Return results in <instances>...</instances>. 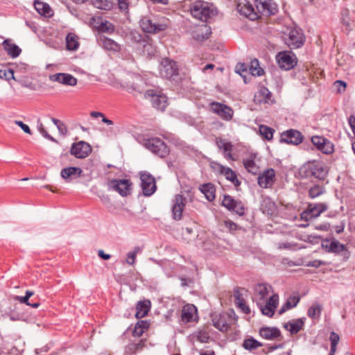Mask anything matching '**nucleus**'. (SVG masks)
I'll use <instances>...</instances> for the list:
<instances>
[{
  "instance_id": "09e8293b",
  "label": "nucleus",
  "mask_w": 355,
  "mask_h": 355,
  "mask_svg": "<svg viewBox=\"0 0 355 355\" xmlns=\"http://www.w3.org/2000/svg\"><path fill=\"white\" fill-rule=\"evenodd\" d=\"M93 5L101 10H110L112 6V3L107 0H96L93 2Z\"/></svg>"
},
{
  "instance_id": "69168bd1",
  "label": "nucleus",
  "mask_w": 355,
  "mask_h": 355,
  "mask_svg": "<svg viewBox=\"0 0 355 355\" xmlns=\"http://www.w3.org/2000/svg\"><path fill=\"white\" fill-rule=\"evenodd\" d=\"M135 80L133 82L134 89L141 92L140 87L144 84V81L140 76H135Z\"/></svg>"
},
{
  "instance_id": "680f3d73",
  "label": "nucleus",
  "mask_w": 355,
  "mask_h": 355,
  "mask_svg": "<svg viewBox=\"0 0 355 355\" xmlns=\"http://www.w3.org/2000/svg\"><path fill=\"white\" fill-rule=\"evenodd\" d=\"M197 339L200 343H208L209 340V336L205 331H199L197 335Z\"/></svg>"
},
{
  "instance_id": "c85d7f7f",
  "label": "nucleus",
  "mask_w": 355,
  "mask_h": 355,
  "mask_svg": "<svg viewBox=\"0 0 355 355\" xmlns=\"http://www.w3.org/2000/svg\"><path fill=\"white\" fill-rule=\"evenodd\" d=\"M326 193L325 185L322 182L313 183L308 190V196L311 199H315Z\"/></svg>"
},
{
  "instance_id": "a878e982",
  "label": "nucleus",
  "mask_w": 355,
  "mask_h": 355,
  "mask_svg": "<svg viewBox=\"0 0 355 355\" xmlns=\"http://www.w3.org/2000/svg\"><path fill=\"white\" fill-rule=\"evenodd\" d=\"M259 335L261 338L270 340H280L282 338L280 330L277 327H261L259 329Z\"/></svg>"
},
{
  "instance_id": "864d4df0",
  "label": "nucleus",
  "mask_w": 355,
  "mask_h": 355,
  "mask_svg": "<svg viewBox=\"0 0 355 355\" xmlns=\"http://www.w3.org/2000/svg\"><path fill=\"white\" fill-rule=\"evenodd\" d=\"M139 248L136 247V248H135L133 251L129 252L127 254V258H126L125 261L128 264L132 266L135 263L136 257H137V253L139 252Z\"/></svg>"
},
{
  "instance_id": "4be33fe9",
  "label": "nucleus",
  "mask_w": 355,
  "mask_h": 355,
  "mask_svg": "<svg viewBox=\"0 0 355 355\" xmlns=\"http://www.w3.org/2000/svg\"><path fill=\"white\" fill-rule=\"evenodd\" d=\"M275 180V171L273 168L264 171L258 178V184L262 188L271 187Z\"/></svg>"
},
{
  "instance_id": "c9c22d12",
  "label": "nucleus",
  "mask_w": 355,
  "mask_h": 355,
  "mask_svg": "<svg viewBox=\"0 0 355 355\" xmlns=\"http://www.w3.org/2000/svg\"><path fill=\"white\" fill-rule=\"evenodd\" d=\"M309 212L315 218L318 217L322 213L327 210L328 206L324 202L311 203L308 205Z\"/></svg>"
},
{
  "instance_id": "338daca9",
  "label": "nucleus",
  "mask_w": 355,
  "mask_h": 355,
  "mask_svg": "<svg viewBox=\"0 0 355 355\" xmlns=\"http://www.w3.org/2000/svg\"><path fill=\"white\" fill-rule=\"evenodd\" d=\"M334 85L337 87L338 92L340 93L345 92L347 87L346 83L343 80H336Z\"/></svg>"
},
{
  "instance_id": "473e14b6",
  "label": "nucleus",
  "mask_w": 355,
  "mask_h": 355,
  "mask_svg": "<svg viewBox=\"0 0 355 355\" xmlns=\"http://www.w3.org/2000/svg\"><path fill=\"white\" fill-rule=\"evenodd\" d=\"M304 322L302 318L293 320L284 324V328L289 331L291 334H296L302 329Z\"/></svg>"
},
{
  "instance_id": "052dcab7",
  "label": "nucleus",
  "mask_w": 355,
  "mask_h": 355,
  "mask_svg": "<svg viewBox=\"0 0 355 355\" xmlns=\"http://www.w3.org/2000/svg\"><path fill=\"white\" fill-rule=\"evenodd\" d=\"M119 8L121 12H128L129 8V2L128 0H117Z\"/></svg>"
},
{
  "instance_id": "ddd939ff",
  "label": "nucleus",
  "mask_w": 355,
  "mask_h": 355,
  "mask_svg": "<svg viewBox=\"0 0 355 355\" xmlns=\"http://www.w3.org/2000/svg\"><path fill=\"white\" fill-rule=\"evenodd\" d=\"M159 73L162 77L167 79L178 75V67L177 63L168 58L164 59L161 63Z\"/></svg>"
},
{
  "instance_id": "aec40b11",
  "label": "nucleus",
  "mask_w": 355,
  "mask_h": 355,
  "mask_svg": "<svg viewBox=\"0 0 355 355\" xmlns=\"http://www.w3.org/2000/svg\"><path fill=\"white\" fill-rule=\"evenodd\" d=\"M186 199L182 196L177 194L173 200L172 214L175 220H180L182 216V211L185 207Z\"/></svg>"
},
{
  "instance_id": "7c9ffc66",
  "label": "nucleus",
  "mask_w": 355,
  "mask_h": 355,
  "mask_svg": "<svg viewBox=\"0 0 355 355\" xmlns=\"http://www.w3.org/2000/svg\"><path fill=\"white\" fill-rule=\"evenodd\" d=\"M218 167L220 173L224 175L227 180L230 181L234 186L240 185V181L237 179L236 174L234 171L222 165H218Z\"/></svg>"
},
{
  "instance_id": "8fccbe9b",
  "label": "nucleus",
  "mask_w": 355,
  "mask_h": 355,
  "mask_svg": "<svg viewBox=\"0 0 355 355\" xmlns=\"http://www.w3.org/2000/svg\"><path fill=\"white\" fill-rule=\"evenodd\" d=\"M37 130L40 132V133L46 139L51 141H56V140L51 136L47 131L45 130L43 123L41 122L40 119L37 120Z\"/></svg>"
},
{
  "instance_id": "5701e85b",
  "label": "nucleus",
  "mask_w": 355,
  "mask_h": 355,
  "mask_svg": "<svg viewBox=\"0 0 355 355\" xmlns=\"http://www.w3.org/2000/svg\"><path fill=\"white\" fill-rule=\"evenodd\" d=\"M230 316L227 313L214 314L212 316L213 325L219 331H227L230 327Z\"/></svg>"
},
{
  "instance_id": "0eeeda50",
  "label": "nucleus",
  "mask_w": 355,
  "mask_h": 355,
  "mask_svg": "<svg viewBox=\"0 0 355 355\" xmlns=\"http://www.w3.org/2000/svg\"><path fill=\"white\" fill-rule=\"evenodd\" d=\"M144 96L150 100L153 106L157 110H164L168 105L166 96L159 92L149 89L146 92Z\"/></svg>"
},
{
  "instance_id": "4d7b16f0",
  "label": "nucleus",
  "mask_w": 355,
  "mask_h": 355,
  "mask_svg": "<svg viewBox=\"0 0 355 355\" xmlns=\"http://www.w3.org/2000/svg\"><path fill=\"white\" fill-rule=\"evenodd\" d=\"M230 211L236 213L239 216H243L245 214V209L243 203L241 201L236 200L233 205V208Z\"/></svg>"
},
{
  "instance_id": "c756f323",
  "label": "nucleus",
  "mask_w": 355,
  "mask_h": 355,
  "mask_svg": "<svg viewBox=\"0 0 355 355\" xmlns=\"http://www.w3.org/2000/svg\"><path fill=\"white\" fill-rule=\"evenodd\" d=\"M3 46L8 55L12 58H17L21 53V49L10 39L5 40Z\"/></svg>"
},
{
  "instance_id": "7ed1b4c3",
  "label": "nucleus",
  "mask_w": 355,
  "mask_h": 355,
  "mask_svg": "<svg viewBox=\"0 0 355 355\" xmlns=\"http://www.w3.org/2000/svg\"><path fill=\"white\" fill-rule=\"evenodd\" d=\"M301 170L306 178L314 177L320 180H324L328 173L326 167L320 162L309 163Z\"/></svg>"
},
{
  "instance_id": "20e7f679",
  "label": "nucleus",
  "mask_w": 355,
  "mask_h": 355,
  "mask_svg": "<svg viewBox=\"0 0 355 355\" xmlns=\"http://www.w3.org/2000/svg\"><path fill=\"white\" fill-rule=\"evenodd\" d=\"M144 146L160 157H166L169 153L166 144L159 138L153 137L144 141Z\"/></svg>"
},
{
  "instance_id": "f3484780",
  "label": "nucleus",
  "mask_w": 355,
  "mask_h": 355,
  "mask_svg": "<svg viewBox=\"0 0 355 355\" xmlns=\"http://www.w3.org/2000/svg\"><path fill=\"white\" fill-rule=\"evenodd\" d=\"M71 154L76 158L84 159L87 157L92 152L91 146L85 141H79L73 144L71 148Z\"/></svg>"
},
{
  "instance_id": "f03ea898",
  "label": "nucleus",
  "mask_w": 355,
  "mask_h": 355,
  "mask_svg": "<svg viewBox=\"0 0 355 355\" xmlns=\"http://www.w3.org/2000/svg\"><path fill=\"white\" fill-rule=\"evenodd\" d=\"M190 9L192 16L202 21H208L216 14L213 6L204 1H196Z\"/></svg>"
},
{
  "instance_id": "cd10ccee",
  "label": "nucleus",
  "mask_w": 355,
  "mask_h": 355,
  "mask_svg": "<svg viewBox=\"0 0 355 355\" xmlns=\"http://www.w3.org/2000/svg\"><path fill=\"white\" fill-rule=\"evenodd\" d=\"M98 44L103 48L107 51L119 52L121 50V46L112 39L101 35L98 38Z\"/></svg>"
},
{
  "instance_id": "58836bf2",
  "label": "nucleus",
  "mask_w": 355,
  "mask_h": 355,
  "mask_svg": "<svg viewBox=\"0 0 355 355\" xmlns=\"http://www.w3.org/2000/svg\"><path fill=\"white\" fill-rule=\"evenodd\" d=\"M150 302L149 300L139 302L136 307L135 316L137 318L145 317L150 310Z\"/></svg>"
},
{
  "instance_id": "bb28decb",
  "label": "nucleus",
  "mask_w": 355,
  "mask_h": 355,
  "mask_svg": "<svg viewBox=\"0 0 355 355\" xmlns=\"http://www.w3.org/2000/svg\"><path fill=\"white\" fill-rule=\"evenodd\" d=\"M322 247L328 252L339 253L345 250V245L336 239H325L322 243Z\"/></svg>"
},
{
  "instance_id": "412c9836",
  "label": "nucleus",
  "mask_w": 355,
  "mask_h": 355,
  "mask_svg": "<svg viewBox=\"0 0 355 355\" xmlns=\"http://www.w3.org/2000/svg\"><path fill=\"white\" fill-rule=\"evenodd\" d=\"M311 141L318 150L325 154H329L334 151L333 144L323 137L313 136Z\"/></svg>"
},
{
  "instance_id": "6e6d98bb",
  "label": "nucleus",
  "mask_w": 355,
  "mask_h": 355,
  "mask_svg": "<svg viewBox=\"0 0 355 355\" xmlns=\"http://www.w3.org/2000/svg\"><path fill=\"white\" fill-rule=\"evenodd\" d=\"M0 78L5 79L8 81L11 79L15 80L14 70L12 69H8V70H0Z\"/></svg>"
},
{
  "instance_id": "3c124183",
  "label": "nucleus",
  "mask_w": 355,
  "mask_h": 355,
  "mask_svg": "<svg viewBox=\"0 0 355 355\" xmlns=\"http://www.w3.org/2000/svg\"><path fill=\"white\" fill-rule=\"evenodd\" d=\"M98 29L101 32L110 33L114 31V26L112 23L105 21L101 23Z\"/></svg>"
},
{
  "instance_id": "f704fd0d",
  "label": "nucleus",
  "mask_w": 355,
  "mask_h": 355,
  "mask_svg": "<svg viewBox=\"0 0 355 355\" xmlns=\"http://www.w3.org/2000/svg\"><path fill=\"white\" fill-rule=\"evenodd\" d=\"M200 191L205 195L206 199L210 202L216 198V189L213 184L206 183L200 185Z\"/></svg>"
},
{
  "instance_id": "49530a36",
  "label": "nucleus",
  "mask_w": 355,
  "mask_h": 355,
  "mask_svg": "<svg viewBox=\"0 0 355 355\" xmlns=\"http://www.w3.org/2000/svg\"><path fill=\"white\" fill-rule=\"evenodd\" d=\"M67 48L69 51H76L79 46L76 37L69 34L66 38Z\"/></svg>"
},
{
  "instance_id": "e2e57ef3",
  "label": "nucleus",
  "mask_w": 355,
  "mask_h": 355,
  "mask_svg": "<svg viewBox=\"0 0 355 355\" xmlns=\"http://www.w3.org/2000/svg\"><path fill=\"white\" fill-rule=\"evenodd\" d=\"M329 339L331 341V347H336L340 340L339 336L335 332L332 331L330 334Z\"/></svg>"
},
{
  "instance_id": "393cba45",
  "label": "nucleus",
  "mask_w": 355,
  "mask_h": 355,
  "mask_svg": "<svg viewBox=\"0 0 355 355\" xmlns=\"http://www.w3.org/2000/svg\"><path fill=\"white\" fill-rule=\"evenodd\" d=\"M197 308L193 304H187L182 309L181 318L183 322L188 323L196 320Z\"/></svg>"
},
{
  "instance_id": "37998d69",
  "label": "nucleus",
  "mask_w": 355,
  "mask_h": 355,
  "mask_svg": "<svg viewBox=\"0 0 355 355\" xmlns=\"http://www.w3.org/2000/svg\"><path fill=\"white\" fill-rule=\"evenodd\" d=\"M148 328V324L146 322L141 320L138 322L135 327L132 331V335L135 337H140Z\"/></svg>"
},
{
  "instance_id": "f257e3e1",
  "label": "nucleus",
  "mask_w": 355,
  "mask_h": 355,
  "mask_svg": "<svg viewBox=\"0 0 355 355\" xmlns=\"http://www.w3.org/2000/svg\"><path fill=\"white\" fill-rule=\"evenodd\" d=\"M141 29L148 33H155L166 30L169 24L165 17H143L139 21Z\"/></svg>"
},
{
  "instance_id": "c03bdc74",
  "label": "nucleus",
  "mask_w": 355,
  "mask_h": 355,
  "mask_svg": "<svg viewBox=\"0 0 355 355\" xmlns=\"http://www.w3.org/2000/svg\"><path fill=\"white\" fill-rule=\"evenodd\" d=\"M259 131L260 135L267 140H271L275 132V130L272 128L266 125H260L259 127Z\"/></svg>"
},
{
  "instance_id": "2f4dec72",
  "label": "nucleus",
  "mask_w": 355,
  "mask_h": 355,
  "mask_svg": "<svg viewBox=\"0 0 355 355\" xmlns=\"http://www.w3.org/2000/svg\"><path fill=\"white\" fill-rule=\"evenodd\" d=\"M271 92L268 88L262 87L254 95V101L258 103H268L271 101Z\"/></svg>"
},
{
  "instance_id": "5fc2aeb1",
  "label": "nucleus",
  "mask_w": 355,
  "mask_h": 355,
  "mask_svg": "<svg viewBox=\"0 0 355 355\" xmlns=\"http://www.w3.org/2000/svg\"><path fill=\"white\" fill-rule=\"evenodd\" d=\"M236 201V200H234L232 196L225 195L222 201V205L227 208L228 210H231V209L233 208V205Z\"/></svg>"
},
{
  "instance_id": "6e6552de",
  "label": "nucleus",
  "mask_w": 355,
  "mask_h": 355,
  "mask_svg": "<svg viewBox=\"0 0 355 355\" xmlns=\"http://www.w3.org/2000/svg\"><path fill=\"white\" fill-rule=\"evenodd\" d=\"M209 109L212 112L225 121H230L234 115L232 108L221 103L216 101L210 103Z\"/></svg>"
},
{
  "instance_id": "774afa93",
  "label": "nucleus",
  "mask_w": 355,
  "mask_h": 355,
  "mask_svg": "<svg viewBox=\"0 0 355 355\" xmlns=\"http://www.w3.org/2000/svg\"><path fill=\"white\" fill-rule=\"evenodd\" d=\"M15 123L16 125H17L18 126H19L24 132L28 134V135H31V130L30 129V128L28 127V125H27L26 124L24 123L22 121H15Z\"/></svg>"
},
{
  "instance_id": "f8f14e48",
  "label": "nucleus",
  "mask_w": 355,
  "mask_h": 355,
  "mask_svg": "<svg viewBox=\"0 0 355 355\" xmlns=\"http://www.w3.org/2000/svg\"><path fill=\"white\" fill-rule=\"evenodd\" d=\"M140 179L144 195L146 196L153 195L157 189L155 178L149 173L143 172L141 173Z\"/></svg>"
},
{
  "instance_id": "0e129e2a",
  "label": "nucleus",
  "mask_w": 355,
  "mask_h": 355,
  "mask_svg": "<svg viewBox=\"0 0 355 355\" xmlns=\"http://www.w3.org/2000/svg\"><path fill=\"white\" fill-rule=\"evenodd\" d=\"M300 218L302 220H303L304 221H309V220L314 218V217L312 216V214H311V212H309L308 207L306 209V210L303 211L301 213Z\"/></svg>"
},
{
  "instance_id": "de8ad7c7",
  "label": "nucleus",
  "mask_w": 355,
  "mask_h": 355,
  "mask_svg": "<svg viewBox=\"0 0 355 355\" xmlns=\"http://www.w3.org/2000/svg\"><path fill=\"white\" fill-rule=\"evenodd\" d=\"M321 311V306L319 304H314L308 309L307 314L310 318H315L320 316Z\"/></svg>"
},
{
  "instance_id": "9b49d317",
  "label": "nucleus",
  "mask_w": 355,
  "mask_h": 355,
  "mask_svg": "<svg viewBox=\"0 0 355 355\" xmlns=\"http://www.w3.org/2000/svg\"><path fill=\"white\" fill-rule=\"evenodd\" d=\"M255 6L259 15H271L277 12V5L272 0H254Z\"/></svg>"
},
{
  "instance_id": "13d9d810",
  "label": "nucleus",
  "mask_w": 355,
  "mask_h": 355,
  "mask_svg": "<svg viewBox=\"0 0 355 355\" xmlns=\"http://www.w3.org/2000/svg\"><path fill=\"white\" fill-rule=\"evenodd\" d=\"M235 71L236 73H239L243 78L244 82L245 83H248V81L246 80V76H245V75L243 74V73L247 72V67L244 64H238L236 66Z\"/></svg>"
},
{
  "instance_id": "b1692460",
  "label": "nucleus",
  "mask_w": 355,
  "mask_h": 355,
  "mask_svg": "<svg viewBox=\"0 0 355 355\" xmlns=\"http://www.w3.org/2000/svg\"><path fill=\"white\" fill-rule=\"evenodd\" d=\"M83 170L79 167L70 166L64 168L60 171L61 177L67 182H71L73 180L82 176Z\"/></svg>"
},
{
  "instance_id": "9d476101",
  "label": "nucleus",
  "mask_w": 355,
  "mask_h": 355,
  "mask_svg": "<svg viewBox=\"0 0 355 355\" xmlns=\"http://www.w3.org/2000/svg\"><path fill=\"white\" fill-rule=\"evenodd\" d=\"M285 42L291 49H296L301 47L304 42V37L301 30L291 29L287 37L285 38Z\"/></svg>"
},
{
  "instance_id": "6ab92c4d",
  "label": "nucleus",
  "mask_w": 355,
  "mask_h": 355,
  "mask_svg": "<svg viewBox=\"0 0 355 355\" xmlns=\"http://www.w3.org/2000/svg\"><path fill=\"white\" fill-rule=\"evenodd\" d=\"M211 33V29L207 24H199L194 27L191 35L193 40L202 42L209 38Z\"/></svg>"
},
{
  "instance_id": "39448f33",
  "label": "nucleus",
  "mask_w": 355,
  "mask_h": 355,
  "mask_svg": "<svg viewBox=\"0 0 355 355\" xmlns=\"http://www.w3.org/2000/svg\"><path fill=\"white\" fill-rule=\"evenodd\" d=\"M272 292V286L266 283H259L254 286L252 300L257 304H265L269 295Z\"/></svg>"
},
{
  "instance_id": "a19ab883",
  "label": "nucleus",
  "mask_w": 355,
  "mask_h": 355,
  "mask_svg": "<svg viewBox=\"0 0 355 355\" xmlns=\"http://www.w3.org/2000/svg\"><path fill=\"white\" fill-rule=\"evenodd\" d=\"M263 344L252 337H250L243 340L242 347L248 351H253L262 347Z\"/></svg>"
},
{
  "instance_id": "72a5a7b5",
  "label": "nucleus",
  "mask_w": 355,
  "mask_h": 355,
  "mask_svg": "<svg viewBox=\"0 0 355 355\" xmlns=\"http://www.w3.org/2000/svg\"><path fill=\"white\" fill-rule=\"evenodd\" d=\"M34 7L40 15L45 17H50L53 15V10L46 3L40 1L38 0H35Z\"/></svg>"
},
{
  "instance_id": "79ce46f5",
  "label": "nucleus",
  "mask_w": 355,
  "mask_h": 355,
  "mask_svg": "<svg viewBox=\"0 0 355 355\" xmlns=\"http://www.w3.org/2000/svg\"><path fill=\"white\" fill-rule=\"evenodd\" d=\"M341 23L345 27L347 31H349L352 29V21L349 17V11L348 9L345 8L341 11Z\"/></svg>"
},
{
  "instance_id": "bf43d9fd",
  "label": "nucleus",
  "mask_w": 355,
  "mask_h": 355,
  "mask_svg": "<svg viewBox=\"0 0 355 355\" xmlns=\"http://www.w3.org/2000/svg\"><path fill=\"white\" fill-rule=\"evenodd\" d=\"M130 39L135 42H141L143 41V36L137 31H131L130 33Z\"/></svg>"
},
{
  "instance_id": "a211bd4d",
  "label": "nucleus",
  "mask_w": 355,
  "mask_h": 355,
  "mask_svg": "<svg viewBox=\"0 0 355 355\" xmlns=\"http://www.w3.org/2000/svg\"><path fill=\"white\" fill-rule=\"evenodd\" d=\"M49 80L67 86H75L78 82L76 78L67 73H58L50 75Z\"/></svg>"
},
{
  "instance_id": "603ef678",
  "label": "nucleus",
  "mask_w": 355,
  "mask_h": 355,
  "mask_svg": "<svg viewBox=\"0 0 355 355\" xmlns=\"http://www.w3.org/2000/svg\"><path fill=\"white\" fill-rule=\"evenodd\" d=\"M217 146L223 150L224 153L227 151H232L233 149V146L230 142L226 141L223 139H220L216 141Z\"/></svg>"
},
{
  "instance_id": "1a4fd4ad",
  "label": "nucleus",
  "mask_w": 355,
  "mask_h": 355,
  "mask_svg": "<svg viewBox=\"0 0 355 355\" xmlns=\"http://www.w3.org/2000/svg\"><path fill=\"white\" fill-rule=\"evenodd\" d=\"M236 9L241 15L250 20H256L259 17L257 8L248 0H239Z\"/></svg>"
},
{
  "instance_id": "2eb2a0df",
  "label": "nucleus",
  "mask_w": 355,
  "mask_h": 355,
  "mask_svg": "<svg viewBox=\"0 0 355 355\" xmlns=\"http://www.w3.org/2000/svg\"><path fill=\"white\" fill-rule=\"evenodd\" d=\"M302 133L296 130L290 129L281 134L280 141L288 144L298 145L302 142Z\"/></svg>"
},
{
  "instance_id": "dca6fc26",
  "label": "nucleus",
  "mask_w": 355,
  "mask_h": 355,
  "mask_svg": "<svg viewBox=\"0 0 355 355\" xmlns=\"http://www.w3.org/2000/svg\"><path fill=\"white\" fill-rule=\"evenodd\" d=\"M110 189H112L122 196H126L130 190L131 183L129 180L113 179L108 183Z\"/></svg>"
},
{
  "instance_id": "e433bc0d",
  "label": "nucleus",
  "mask_w": 355,
  "mask_h": 355,
  "mask_svg": "<svg viewBox=\"0 0 355 355\" xmlns=\"http://www.w3.org/2000/svg\"><path fill=\"white\" fill-rule=\"evenodd\" d=\"M255 157L256 155L253 154L250 158L244 159L243 161L245 168L253 175H257L259 171V167L254 162Z\"/></svg>"
},
{
  "instance_id": "4c0bfd02",
  "label": "nucleus",
  "mask_w": 355,
  "mask_h": 355,
  "mask_svg": "<svg viewBox=\"0 0 355 355\" xmlns=\"http://www.w3.org/2000/svg\"><path fill=\"white\" fill-rule=\"evenodd\" d=\"M234 297L236 306L240 309L243 313L249 314L250 313V309L247 305L245 300L241 297V294L239 290L235 291Z\"/></svg>"
},
{
  "instance_id": "a18cd8bd",
  "label": "nucleus",
  "mask_w": 355,
  "mask_h": 355,
  "mask_svg": "<svg viewBox=\"0 0 355 355\" xmlns=\"http://www.w3.org/2000/svg\"><path fill=\"white\" fill-rule=\"evenodd\" d=\"M250 71L251 74L254 76H260L263 73V70L259 67V61L257 59L251 61Z\"/></svg>"
},
{
  "instance_id": "4468645a",
  "label": "nucleus",
  "mask_w": 355,
  "mask_h": 355,
  "mask_svg": "<svg viewBox=\"0 0 355 355\" xmlns=\"http://www.w3.org/2000/svg\"><path fill=\"white\" fill-rule=\"evenodd\" d=\"M279 303V296L277 294H272L270 295L268 300L266 301L265 304H257L262 314L272 317L274 315L275 311Z\"/></svg>"
},
{
  "instance_id": "ea45409f",
  "label": "nucleus",
  "mask_w": 355,
  "mask_h": 355,
  "mask_svg": "<svg viewBox=\"0 0 355 355\" xmlns=\"http://www.w3.org/2000/svg\"><path fill=\"white\" fill-rule=\"evenodd\" d=\"M300 302V297L298 295H293L288 298L286 302L282 306L279 310V314L282 315L288 310L295 307Z\"/></svg>"
},
{
  "instance_id": "423d86ee",
  "label": "nucleus",
  "mask_w": 355,
  "mask_h": 355,
  "mask_svg": "<svg viewBox=\"0 0 355 355\" xmlns=\"http://www.w3.org/2000/svg\"><path fill=\"white\" fill-rule=\"evenodd\" d=\"M276 60L279 67L284 70H290L297 63L296 55L290 51H284L277 53Z\"/></svg>"
}]
</instances>
